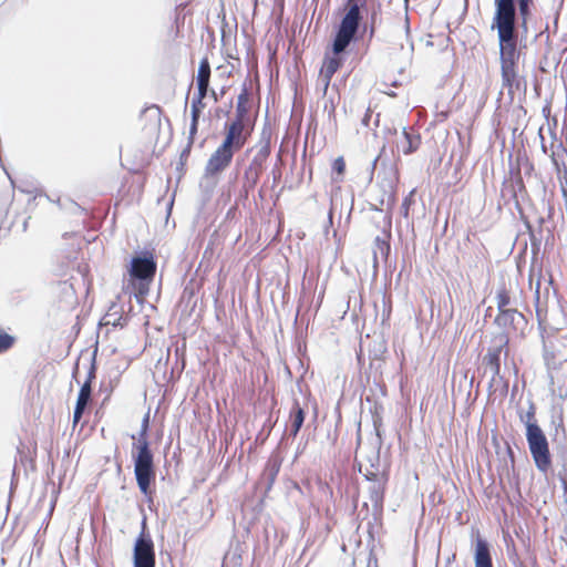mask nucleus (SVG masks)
Wrapping results in <instances>:
<instances>
[{"mask_svg":"<svg viewBox=\"0 0 567 567\" xmlns=\"http://www.w3.org/2000/svg\"><path fill=\"white\" fill-rule=\"evenodd\" d=\"M212 245H213V243L210 241L209 245L207 246V248L204 251V257H206L208 252H210V255H213Z\"/></svg>","mask_w":567,"mask_h":567,"instance_id":"30","label":"nucleus"},{"mask_svg":"<svg viewBox=\"0 0 567 567\" xmlns=\"http://www.w3.org/2000/svg\"><path fill=\"white\" fill-rule=\"evenodd\" d=\"M16 343V337L0 329V354L9 351Z\"/></svg>","mask_w":567,"mask_h":567,"instance_id":"19","label":"nucleus"},{"mask_svg":"<svg viewBox=\"0 0 567 567\" xmlns=\"http://www.w3.org/2000/svg\"><path fill=\"white\" fill-rule=\"evenodd\" d=\"M530 3L532 0H518L519 14L523 17L524 20H526L527 16L529 14Z\"/></svg>","mask_w":567,"mask_h":567,"instance_id":"23","label":"nucleus"},{"mask_svg":"<svg viewBox=\"0 0 567 567\" xmlns=\"http://www.w3.org/2000/svg\"><path fill=\"white\" fill-rule=\"evenodd\" d=\"M94 378L93 373H91L87 378V380L82 384L79 395L75 403V409L73 413V426H75L80 420L82 419V415L91 401V394H92V379Z\"/></svg>","mask_w":567,"mask_h":567,"instance_id":"10","label":"nucleus"},{"mask_svg":"<svg viewBox=\"0 0 567 567\" xmlns=\"http://www.w3.org/2000/svg\"><path fill=\"white\" fill-rule=\"evenodd\" d=\"M148 429L150 414L147 413L143 417L137 443H134L132 449L136 483L141 493L145 496L153 494L151 485L155 482L156 477L154 455L148 442Z\"/></svg>","mask_w":567,"mask_h":567,"instance_id":"2","label":"nucleus"},{"mask_svg":"<svg viewBox=\"0 0 567 567\" xmlns=\"http://www.w3.org/2000/svg\"><path fill=\"white\" fill-rule=\"evenodd\" d=\"M561 190L564 196L567 198V179H564V182L561 183Z\"/></svg>","mask_w":567,"mask_h":567,"instance_id":"28","label":"nucleus"},{"mask_svg":"<svg viewBox=\"0 0 567 567\" xmlns=\"http://www.w3.org/2000/svg\"><path fill=\"white\" fill-rule=\"evenodd\" d=\"M494 344L487 349L486 354L483 357V364L489 369L492 379L494 380L501 373V354L504 351L505 355L508 354L509 337L507 333L501 332L494 336Z\"/></svg>","mask_w":567,"mask_h":567,"instance_id":"7","label":"nucleus"},{"mask_svg":"<svg viewBox=\"0 0 567 567\" xmlns=\"http://www.w3.org/2000/svg\"><path fill=\"white\" fill-rule=\"evenodd\" d=\"M234 156V152L225 148L223 146H219L210 156V158L207 162L206 169L210 174H217L220 171H223L225 167H227L231 158Z\"/></svg>","mask_w":567,"mask_h":567,"instance_id":"11","label":"nucleus"},{"mask_svg":"<svg viewBox=\"0 0 567 567\" xmlns=\"http://www.w3.org/2000/svg\"><path fill=\"white\" fill-rule=\"evenodd\" d=\"M567 157L566 150L558 144L556 151L551 153L553 164L556 166V173L558 177H567V166L564 163V159Z\"/></svg>","mask_w":567,"mask_h":567,"instance_id":"16","label":"nucleus"},{"mask_svg":"<svg viewBox=\"0 0 567 567\" xmlns=\"http://www.w3.org/2000/svg\"><path fill=\"white\" fill-rule=\"evenodd\" d=\"M375 246L379 248V250L381 251V254L386 257L388 254H389V250H390V245L384 240V239H381L380 237H377L375 240Z\"/></svg>","mask_w":567,"mask_h":567,"instance_id":"25","label":"nucleus"},{"mask_svg":"<svg viewBox=\"0 0 567 567\" xmlns=\"http://www.w3.org/2000/svg\"><path fill=\"white\" fill-rule=\"evenodd\" d=\"M305 411L300 406V404L296 401L291 408V411H290V415H289V419H290V435H292L293 437L297 436V434L299 433L303 422H305Z\"/></svg>","mask_w":567,"mask_h":567,"instance_id":"15","label":"nucleus"},{"mask_svg":"<svg viewBox=\"0 0 567 567\" xmlns=\"http://www.w3.org/2000/svg\"><path fill=\"white\" fill-rule=\"evenodd\" d=\"M475 567H493L492 555L487 542L477 535L474 551Z\"/></svg>","mask_w":567,"mask_h":567,"instance_id":"12","label":"nucleus"},{"mask_svg":"<svg viewBox=\"0 0 567 567\" xmlns=\"http://www.w3.org/2000/svg\"><path fill=\"white\" fill-rule=\"evenodd\" d=\"M210 78V65L207 59H203L199 63L197 73L198 101L203 100L208 90Z\"/></svg>","mask_w":567,"mask_h":567,"instance_id":"14","label":"nucleus"},{"mask_svg":"<svg viewBox=\"0 0 567 567\" xmlns=\"http://www.w3.org/2000/svg\"><path fill=\"white\" fill-rule=\"evenodd\" d=\"M526 439L535 465L539 471L547 473L551 466V457L548 441L543 430L532 426L526 433Z\"/></svg>","mask_w":567,"mask_h":567,"instance_id":"5","label":"nucleus"},{"mask_svg":"<svg viewBox=\"0 0 567 567\" xmlns=\"http://www.w3.org/2000/svg\"><path fill=\"white\" fill-rule=\"evenodd\" d=\"M196 131H197V122H194V120H192L190 135L195 134Z\"/></svg>","mask_w":567,"mask_h":567,"instance_id":"29","label":"nucleus"},{"mask_svg":"<svg viewBox=\"0 0 567 567\" xmlns=\"http://www.w3.org/2000/svg\"><path fill=\"white\" fill-rule=\"evenodd\" d=\"M349 9L341 20L333 41V53L336 55L342 53L350 42L353 40L361 21L359 4L353 0H348Z\"/></svg>","mask_w":567,"mask_h":567,"instance_id":"4","label":"nucleus"},{"mask_svg":"<svg viewBox=\"0 0 567 567\" xmlns=\"http://www.w3.org/2000/svg\"><path fill=\"white\" fill-rule=\"evenodd\" d=\"M248 102V94L246 90L237 97V107H236V118H240L244 121V115L246 113V103Z\"/></svg>","mask_w":567,"mask_h":567,"instance_id":"20","label":"nucleus"},{"mask_svg":"<svg viewBox=\"0 0 567 567\" xmlns=\"http://www.w3.org/2000/svg\"><path fill=\"white\" fill-rule=\"evenodd\" d=\"M133 558L134 567H155L154 543L151 537L142 534L136 539Z\"/></svg>","mask_w":567,"mask_h":567,"instance_id":"8","label":"nucleus"},{"mask_svg":"<svg viewBox=\"0 0 567 567\" xmlns=\"http://www.w3.org/2000/svg\"><path fill=\"white\" fill-rule=\"evenodd\" d=\"M340 65L341 60L338 56H328L324 59L319 74V79L322 82L324 90L328 89L332 76L338 71Z\"/></svg>","mask_w":567,"mask_h":567,"instance_id":"13","label":"nucleus"},{"mask_svg":"<svg viewBox=\"0 0 567 567\" xmlns=\"http://www.w3.org/2000/svg\"><path fill=\"white\" fill-rule=\"evenodd\" d=\"M419 136L412 135L403 128L401 140L398 142L399 150L404 154H410L419 147Z\"/></svg>","mask_w":567,"mask_h":567,"instance_id":"17","label":"nucleus"},{"mask_svg":"<svg viewBox=\"0 0 567 567\" xmlns=\"http://www.w3.org/2000/svg\"><path fill=\"white\" fill-rule=\"evenodd\" d=\"M495 300L498 309V315L494 320L496 324L506 327L513 322L515 315L523 317L516 308L509 307L513 300V288L509 282L507 284L505 280H502L498 284L495 291Z\"/></svg>","mask_w":567,"mask_h":567,"instance_id":"6","label":"nucleus"},{"mask_svg":"<svg viewBox=\"0 0 567 567\" xmlns=\"http://www.w3.org/2000/svg\"><path fill=\"white\" fill-rule=\"evenodd\" d=\"M269 154V148L267 145L262 146L259 152L256 154L252 164L249 167V171L246 173L247 175H255L258 176L262 174L261 166L262 163L267 159Z\"/></svg>","mask_w":567,"mask_h":567,"instance_id":"18","label":"nucleus"},{"mask_svg":"<svg viewBox=\"0 0 567 567\" xmlns=\"http://www.w3.org/2000/svg\"><path fill=\"white\" fill-rule=\"evenodd\" d=\"M279 467H280L279 463H277V462L275 461V462L272 463V465H271V481H274V480H275V477H276V475L278 474V472H279Z\"/></svg>","mask_w":567,"mask_h":567,"instance_id":"27","label":"nucleus"},{"mask_svg":"<svg viewBox=\"0 0 567 567\" xmlns=\"http://www.w3.org/2000/svg\"><path fill=\"white\" fill-rule=\"evenodd\" d=\"M157 270V264L152 252H145L143 257H133L128 269L130 282L137 300H143L150 292V286Z\"/></svg>","mask_w":567,"mask_h":567,"instance_id":"3","label":"nucleus"},{"mask_svg":"<svg viewBox=\"0 0 567 567\" xmlns=\"http://www.w3.org/2000/svg\"><path fill=\"white\" fill-rule=\"evenodd\" d=\"M202 101L203 100L198 101V96L194 97L192 101L190 110H192V120H194V122H198L200 109L203 106Z\"/></svg>","mask_w":567,"mask_h":567,"instance_id":"22","label":"nucleus"},{"mask_svg":"<svg viewBox=\"0 0 567 567\" xmlns=\"http://www.w3.org/2000/svg\"><path fill=\"white\" fill-rule=\"evenodd\" d=\"M385 478L378 480V486L374 488L375 497L374 499H379L383 497L384 489H385Z\"/></svg>","mask_w":567,"mask_h":567,"instance_id":"26","label":"nucleus"},{"mask_svg":"<svg viewBox=\"0 0 567 567\" xmlns=\"http://www.w3.org/2000/svg\"><path fill=\"white\" fill-rule=\"evenodd\" d=\"M535 406L534 404H530L528 411L525 413L524 416H522V421L525 423V426H526V433H528V429H530L532 426L534 427H539V425L537 424V420H536V416H535Z\"/></svg>","mask_w":567,"mask_h":567,"instance_id":"21","label":"nucleus"},{"mask_svg":"<svg viewBox=\"0 0 567 567\" xmlns=\"http://www.w3.org/2000/svg\"><path fill=\"white\" fill-rule=\"evenodd\" d=\"M247 140L245 133L244 121L235 118L226 126V136L220 146L233 151L234 153L240 150Z\"/></svg>","mask_w":567,"mask_h":567,"instance_id":"9","label":"nucleus"},{"mask_svg":"<svg viewBox=\"0 0 567 567\" xmlns=\"http://www.w3.org/2000/svg\"><path fill=\"white\" fill-rule=\"evenodd\" d=\"M495 14L492 28L497 29L499 41V53L502 62V75L504 81L511 82L514 78L515 55V17L516 10L514 0H494Z\"/></svg>","mask_w":567,"mask_h":567,"instance_id":"1","label":"nucleus"},{"mask_svg":"<svg viewBox=\"0 0 567 567\" xmlns=\"http://www.w3.org/2000/svg\"><path fill=\"white\" fill-rule=\"evenodd\" d=\"M344 168H346V163H344L343 157L340 156L333 161V165H332L333 173H336L337 175H342L344 173Z\"/></svg>","mask_w":567,"mask_h":567,"instance_id":"24","label":"nucleus"}]
</instances>
